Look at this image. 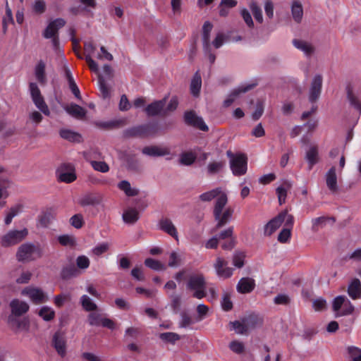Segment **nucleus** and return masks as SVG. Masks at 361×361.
<instances>
[{"label": "nucleus", "mask_w": 361, "mask_h": 361, "mask_svg": "<svg viewBox=\"0 0 361 361\" xmlns=\"http://www.w3.org/2000/svg\"><path fill=\"white\" fill-rule=\"evenodd\" d=\"M215 197L216 200L214 206L213 216L216 222L215 229H219L231 221L234 210L231 207L224 209L228 198L226 194L223 192L220 188L204 192V201H210Z\"/></svg>", "instance_id": "f257e3e1"}, {"label": "nucleus", "mask_w": 361, "mask_h": 361, "mask_svg": "<svg viewBox=\"0 0 361 361\" xmlns=\"http://www.w3.org/2000/svg\"><path fill=\"white\" fill-rule=\"evenodd\" d=\"M229 159L230 168L235 176H241L246 173L247 169V157L243 153H233L231 150L226 152Z\"/></svg>", "instance_id": "f03ea898"}, {"label": "nucleus", "mask_w": 361, "mask_h": 361, "mask_svg": "<svg viewBox=\"0 0 361 361\" xmlns=\"http://www.w3.org/2000/svg\"><path fill=\"white\" fill-rule=\"evenodd\" d=\"M27 228L22 230H10L0 238V245L3 247L14 246L23 241L27 235Z\"/></svg>", "instance_id": "7ed1b4c3"}, {"label": "nucleus", "mask_w": 361, "mask_h": 361, "mask_svg": "<svg viewBox=\"0 0 361 361\" xmlns=\"http://www.w3.org/2000/svg\"><path fill=\"white\" fill-rule=\"evenodd\" d=\"M40 257L39 249L32 243L21 245L16 252V258L19 262L30 261Z\"/></svg>", "instance_id": "20e7f679"}, {"label": "nucleus", "mask_w": 361, "mask_h": 361, "mask_svg": "<svg viewBox=\"0 0 361 361\" xmlns=\"http://www.w3.org/2000/svg\"><path fill=\"white\" fill-rule=\"evenodd\" d=\"M30 92L32 97V100L35 104V106L44 115L49 116L50 111L43 97L41 94V92L35 82H30L29 85Z\"/></svg>", "instance_id": "39448f33"}, {"label": "nucleus", "mask_w": 361, "mask_h": 361, "mask_svg": "<svg viewBox=\"0 0 361 361\" xmlns=\"http://www.w3.org/2000/svg\"><path fill=\"white\" fill-rule=\"evenodd\" d=\"M21 294L27 297L32 302L37 305L44 303L49 300L47 294L42 289L35 286H27L23 288Z\"/></svg>", "instance_id": "423d86ee"}, {"label": "nucleus", "mask_w": 361, "mask_h": 361, "mask_svg": "<svg viewBox=\"0 0 361 361\" xmlns=\"http://www.w3.org/2000/svg\"><path fill=\"white\" fill-rule=\"evenodd\" d=\"M290 214L287 210H283L280 212L276 216L271 219L264 226V235L266 236L271 235L281 226L286 221L288 216Z\"/></svg>", "instance_id": "0eeeda50"}, {"label": "nucleus", "mask_w": 361, "mask_h": 361, "mask_svg": "<svg viewBox=\"0 0 361 361\" xmlns=\"http://www.w3.org/2000/svg\"><path fill=\"white\" fill-rule=\"evenodd\" d=\"M187 288L194 298H203V279L201 276H192L188 282Z\"/></svg>", "instance_id": "6e6552de"}, {"label": "nucleus", "mask_w": 361, "mask_h": 361, "mask_svg": "<svg viewBox=\"0 0 361 361\" xmlns=\"http://www.w3.org/2000/svg\"><path fill=\"white\" fill-rule=\"evenodd\" d=\"M59 180L66 183L73 182L77 176L74 167L71 164H63L56 171Z\"/></svg>", "instance_id": "1a4fd4ad"}, {"label": "nucleus", "mask_w": 361, "mask_h": 361, "mask_svg": "<svg viewBox=\"0 0 361 361\" xmlns=\"http://www.w3.org/2000/svg\"><path fill=\"white\" fill-rule=\"evenodd\" d=\"M322 76L319 74L313 78L309 90V101L311 103H315L319 99L322 92Z\"/></svg>", "instance_id": "9d476101"}, {"label": "nucleus", "mask_w": 361, "mask_h": 361, "mask_svg": "<svg viewBox=\"0 0 361 361\" xmlns=\"http://www.w3.org/2000/svg\"><path fill=\"white\" fill-rule=\"evenodd\" d=\"M214 267L220 278L228 279L233 275V269L227 267V262L221 257L216 258Z\"/></svg>", "instance_id": "9b49d317"}, {"label": "nucleus", "mask_w": 361, "mask_h": 361, "mask_svg": "<svg viewBox=\"0 0 361 361\" xmlns=\"http://www.w3.org/2000/svg\"><path fill=\"white\" fill-rule=\"evenodd\" d=\"M52 345L60 356L64 357L66 355V340L63 333L57 331L54 334Z\"/></svg>", "instance_id": "f8f14e48"}, {"label": "nucleus", "mask_w": 361, "mask_h": 361, "mask_svg": "<svg viewBox=\"0 0 361 361\" xmlns=\"http://www.w3.org/2000/svg\"><path fill=\"white\" fill-rule=\"evenodd\" d=\"M158 228L161 231L173 237L176 240H178L177 228L171 219L168 218L161 219L158 223Z\"/></svg>", "instance_id": "ddd939ff"}, {"label": "nucleus", "mask_w": 361, "mask_h": 361, "mask_svg": "<svg viewBox=\"0 0 361 361\" xmlns=\"http://www.w3.org/2000/svg\"><path fill=\"white\" fill-rule=\"evenodd\" d=\"M66 24V21L63 18H56L49 23L43 36L47 39H50L56 35L58 30L63 27Z\"/></svg>", "instance_id": "4468645a"}, {"label": "nucleus", "mask_w": 361, "mask_h": 361, "mask_svg": "<svg viewBox=\"0 0 361 361\" xmlns=\"http://www.w3.org/2000/svg\"><path fill=\"white\" fill-rule=\"evenodd\" d=\"M294 224V217L292 214L288 216L284 222L285 228H283L278 235V240L281 243H287L291 236V230Z\"/></svg>", "instance_id": "2eb2a0df"}, {"label": "nucleus", "mask_w": 361, "mask_h": 361, "mask_svg": "<svg viewBox=\"0 0 361 361\" xmlns=\"http://www.w3.org/2000/svg\"><path fill=\"white\" fill-rule=\"evenodd\" d=\"M325 180L328 189L331 193H336L338 190L337 183L336 170L335 166H332L325 174Z\"/></svg>", "instance_id": "dca6fc26"}, {"label": "nucleus", "mask_w": 361, "mask_h": 361, "mask_svg": "<svg viewBox=\"0 0 361 361\" xmlns=\"http://www.w3.org/2000/svg\"><path fill=\"white\" fill-rule=\"evenodd\" d=\"M85 52L86 53L85 60L92 71L98 73L99 67L97 63L92 59V55L94 53L95 47L91 42H86L84 44Z\"/></svg>", "instance_id": "f3484780"}, {"label": "nucleus", "mask_w": 361, "mask_h": 361, "mask_svg": "<svg viewBox=\"0 0 361 361\" xmlns=\"http://www.w3.org/2000/svg\"><path fill=\"white\" fill-rule=\"evenodd\" d=\"M255 281L250 277L240 279L236 286L237 291L242 294L251 293L255 288Z\"/></svg>", "instance_id": "a211bd4d"}, {"label": "nucleus", "mask_w": 361, "mask_h": 361, "mask_svg": "<svg viewBox=\"0 0 361 361\" xmlns=\"http://www.w3.org/2000/svg\"><path fill=\"white\" fill-rule=\"evenodd\" d=\"M255 85H256V84L241 85V86L238 87V88L233 90L229 94L228 97L224 100V106L225 107H228L229 106H231L232 104V103L234 102L235 99L240 94L247 92V91L254 88Z\"/></svg>", "instance_id": "6ab92c4d"}, {"label": "nucleus", "mask_w": 361, "mask_h": 361, "mask_svg": "<svg viewBox=\"0 0 361 361\" xmlns=\"http://www.w3.org/2000/svg\"><path fill=\"white\" fill-rule=\"evenodd\" d=\"M10 307L12 314L15 316H21L29 310V305L18 299H14L10 302Z\"/></svg>", "instance_id": "aec40b11"}, {"label": "nucleus", "mask_w": 361, "mask_h": 361, "mask_svg": "<svg viewBox=\"0 0 361 361\" xmlns=\"http://www.w3.org/2000/svg\"><path fill=\"white\" fill-rule=\"evenodd\" d=\"M142 152L150 157H162L170 154V150L167 147L155 145L145 147Z\"/></svg>", "instance_id": "412c9836"}, {"label": "nucleus", "mask_w": 361, "mask_h": 361, "mask_svg": "<svg viewBox=\"0 0 361 361\" xmlns=\"http://www.w3.org/2000/svg\"><path fill=\"white\" fill-rule=\"evenodd\" d=\"M166 104V98L156 101L148 105L145 111L148 116H156L163 113L164 114V106Z\"/></svg>", "instance_id": "4be33fe9"}, {"label": "nucleus", "mask_w": 361, "mask_h": 361, "mask_svg": "<svg viewBox=\"0 0 361 361\" xmlns=\"http://www.w3.org/2000/svg\"><path fill=\"white\" fill-rule=\"evenodd\" d=\"M140 218L139 212L135 207H128L125 209L122 214V219L125 224H134Z\"/></svg>", "instance_id": "5701e85b"}, {"label": "nucleus", "mask_w": 361, "mask_h": 361, "mask_svg": "<svg viewBox=\"0 0 361 361\" xmlns=\"http://www.w3.org/2000/svg\"><path fill=\"white\" fill-rule=\"evenodd\" d=\"M64 109L69 115L78 119L84 118L87 114V111L84 108L73 103L64 106Z\"/></svg>", "instance_id": "b1692460"}, {"label": "nucleus", "mask_w": 361, "mask_h": 361, "mask_svg": "<svg viewBox=\"0 0 361 361\" xmlns=\"http://www.w3.org/2000/svg\"><path fill=\"white\" fill-rule=\"evenodd\" d=\"M202 87V76L200 71H197L192 77L190 85L191 94L195 97H199Z\"/></svg>", "instance_id": "393cba45"}, {"label": "nucleus", "mask_w": 361, "mask_h": 361, "mask_svg": "<svg viewBox=\"0 0 361 361\" xmlns=\"http://www.w3.org/2000/svg\"><path fill=\"white\" fill-rule=\"evenodd\" d=\"M347 99L350 102V104L356 110L360 111L361 114V103L358 99V97L354 93L353 88L351 85H348L345 87Z\"/></svg>", "instance_id": "a878e982"}, {"label": "nucleus", "mask_w": 361, "mask_h": 361, "mask_svg": "<svg viewBox=\"0 0 361 361\" xmlns=\"http://www.w3.org/2000/svg\"><path fill=\"white\" fill-rule=\"evenodd\" d=\"M184 119L188 124L203 130V121L201 118L196 116L194 111H186L184 114Z\"/></svg>", "instance_id": "bb28decb"}, {"label": "nucleus", "mask_w": 361, "mask_h": 361, "mask_svg": "<svg viewBox=\"0 0 361 361\" xmlns=\"http://www.w3.org/2000/svg\"><path fill=\"white\" fill-rule=\"evenodd\" d=\"M293 44L297 49L303 51L307 56H311L314 51V48L312 44L306 41L295 39L293 40Z\"/></svg>", "instance_id": "cd10ccee"}, {"label": "nucleus", "mask_w": 361, "mask_h": 361, "mask_svg": "<svg viewBox=\"0 0 361 361\" xmlns=\"http://www.w3.org/2000/svg\"><path fill=\"white\" fill-rule=\"evenodd\" d=\"M305 159L308 162V169L311 170L314 164L319 161L318 148L317 146H312L306 152Z\"/></svg>", "instance_id": "c85d7f7f"}, {"label": "nucleus", "mask_w": 361, "mask_h": 361, "mask_svg": "<svg viewBox=\"0 0 361 361\" xmlns=\"http://www.w3.org/2000/svg\"><path fill=\"white\" fill-rule=\"evenodd\" d=\"M348 293L349 296L353 299H357L361 294V283L359 279H355L352 281L348 288Z\"/></svg>", "instance_id": "c756f323"}, {"label": "nucleus", "mask_w": 361, "mask_h": 361, "mask_svg": "<svg viewBox=\"0 0 361 361\" xmlns=\"http://www.w3.org/2000/svg\"><path fill=\"white\" fill-rule=\"evenodd\" d=\"M292 187V184L290 181L286 180L282 185L278 187L276 190L279 204L281 205L286 202L287 196V191Z\"/></svg>", "instance_id": "7c9ffc66"}, {"label": "nucleus", "mask_w": 361, "mask_h": 361, "mask_svg": "<svg viewBox=\"0 0 361 361\" xmlns=\"http://www.w3.org/2000/svg\"><path fill=\"white\" fill-rule=\"evenodd\" d=\"M55 219V214L52 209H48L43 212L39 217V224L46 228L50 225Z\"/></svg>", "instance_id": "2f4dec72"}, {"label": "nucleus", "mask_w": 361, "mask_h": 361, "mask_svg": "<svg viewBox=\"0 0 361 361\" xmlns=\"http://www.w3.org/2000/svg\"><path fill=\"white\" fill-rule=\"evenodd\" d=\"M38 315L45 322H50L55 317L54 310L49 306H42L37 312Z\"/></svg>", "instance_id": "473e14b6"}, {"label": "nucleus", "mask_w": 361, "mask_h": 361, "mask_svg": "<svg viewBox=\"0 0 361 361\" xmlns=\"http://www.w3.org/2000/svg\"><path fill=\"white\" fill-rule=\"evenodd\" d=\"M118 188L129 197L136 196L139 193V190L135 188L131 187L130 183L127 180H122L119 182Z\"/></svg>", "instance_id": "72a5a7b5"}, {"label": "nucleus", "mask_w": 361, "mask_h": 361, "mask_svg": "<svg viewBox=\"0 0 361 361\" xmlns=\"http://www.w3.org/2000/svg\"><path fill=\"white\" fill-rule=\"evenodd\" d=\"M247 331L253 329L262 324V320L257 315L250 314L243 318Z\"/></svg>", "instance_id": "f704fd0d"}, {"label": "nucleus", "mask_w": 361, "mask_h": 361, "mask_svg": "<svg viewBox=\"0 0 361 361\" xmlns=\"http://www.w3.org/2000/svg\"><path fill=\"white\" fill-rule=\"evenodd\" d=\"M35 75L36 79L42 84L46 82V75H45V63L44 61H40L37 63L35 68Z\"/></svg>", "instance_id": "c9c22d12"}, {"label": "nucleus", "mask_w": 361, "mask_h": 361, "mask_svg": "<svg viewBox=\"0 0 361 361\" xmlns=\"http://www.w3.org/2000/svg\"><path fill=\"white\" fill-rule=\"evenodd\" d=\"M291 12L294 20L298 23H300L303 16L302 4L298 1H294L291 6Z\"/></svg>", "instance_id": "e433bc0d"}, {"label": "nucleus", "mask_w": 361, "mask_h": 361, "mask_svg": "<svg viewBox=\"0 0 361 361\" xmlns=\"http://www.w3.org/2000/svg\"><path fill=\"white\" fill-rule=\"evenodd\" d=\"M197 154L192 151L184 152L180 155L179 162L180 164L189 166L194 163Z\"/></svg>", "instance_id": "4c0bfd02"}, {"label": "nucleus", "mask_w": 361, "mask_h": 361, "mask_svg": "<svg viewBox=\"0 0 361 361\" xmlns=\"http://www.w3.org/2000/svg\"><path fill=\"white\" fill-rule=\"evenodd\" d=\"M80 303L82 308L87 312H93L97 309V305L87 295L81 296Z\"/></svg>", "instance_id": "58836bf2"}, {"label": "nucleus", "mask_w": 361, "mask_h": 361, "mask_svg": "<svg viewBox=\"0 0 361 361\" xmlns=\"http://www.w3.org/2000/svg\"><path fill=\"white\" fill-rule=\"evenodd\" d=\"M225 166V162L223 161H212L208 164L207 170L209 175L219 173Z\"/></svg>", "instance_id": "ea45409f"}, {"label": "nucleus", "mask_w": 361, "mask_h": 361, "mask_svg": "<svg viewBox=\"0 0 361 361\" xmlns=\"http://www.w3.org/2000/svg\"><path fill=\"white\" fill-rule=\"evenodd\" d=\"M66 76L67 78V80L68 81L69 87L73 92V94L75 96L77 99H80V90L78 87L77 85L75 84L73 78L72 76V74L71 71L68 69H66Z\"/></svg>", "instance_id": "a19ab883"}, {"label": "nucleus", "mask_w": 361, "mask_h": 361, "mask_svg": "<svg viewBox=\"0 0 361 361\" xmlns=\"http://www.w3.org/2000/svg\"><path fill=\"white\" fill-rule=\"evenodd\" d=\"M104 318L102 314L93 311L88 315L87 320L90 326H99L102 325Z\"/></svg>", "instance_id": "79ce46f5"}, {"label": "nucleus", "mask_w": 361, "mask_h": 361, "mask_svg": "<svg viewBox=\"0 0 361 361\" xmlns=\"http://www.w3.org/2000/svg\"><path fill=\"white\" fill-rule=\"evenodd\" d=\"M2 171V169H0V173ZM10 185V182L7 178L0 175V200L6 199L8 197V192L7 188Z\"/></svg>", "instance_id": "37998d69"}, {"label": "nucleus", "mask_w": 361, "mask_h": 361, "mask_svg": "<svg viewBox=\"0 0 361 361\" xmlns=\"http://www.w3.org/2000/svg\"><path fill=\"white\" fill-rule=\"evenodd\" d=\"M60 135L62 138L71 142H79L81 139V137L78 133L68 129L61 130Z\"/></svg>", "instance_id": "c03bdc74"}, {"label": "nucleus", "mask_w": 361, "mask_h": 361, "mask_svg": "<svg viewBox=\"0 0 361 361\" xmlns=\"http://www.w3.org/2000/svg\"><path fill=\"white\" fill-rule=\"evenodd\" d=\"M249 7L255 18V20L262 23L263 21L262 13L261 8L258 6L255 0H252L249 4Z\"/></svg>", "instance_id": "a18cd8bd"}, {"label": "nucleus", "mask_w": 361, "mask_h": 361, "mask_svg": "<svg viewBox=\"0 0 361 361\" xmlns=\"http://www.w3.org/2000/svg\"><path fill=\"white\" fill-rule=\"evenodd\" d=\"M100 200L101 199L99 197L92 195H87L80 200L79 204L82 207L94 205L99 204Z\"/></svg>", "instance_id": "49530a36"}, {"label": "nucleus", "mask_w": 361, "mask_h": 361, "mask_svg": "<svg viewBox=\"0 0 361 361\" xmlns=\"http://www.w3.org/2000/svg\"><path fill=\"white\" fill-rule=\"evenodd\" d=\"M21 212V206L16 205L9 209V210L6 212L4 223L6 226L9 225L13 219L17 216Z\"/></svg>", "instance_id": "de8ad7c7"}, {"label": "nucleus", "mask_w": 361, "mask_h": 361, "mask_svg": "<svg viewBox=\"0 0 361 361\" xmlns=\"http://www.w3.org/2000/svg\"><path fill=\"white\" fill-rule=\"evenodd\" d=\"M245 252L241 251H235L233 255V264L236 268H242L245 264Z\"/></svg>", "instance_id": "09e8293b"}, {"label": "nucleus", "mask_w": 361, "mask_h": 361, "mask_svg": "<svg viewBox=\"0 0 361 361\" xmlns=\"http://www.w3.org/2000/svg\"><path fill=\"white\" fill-rule=\"evenodd\" d=\"M182 257V254L178 252L173 251L172 252H171L168 263L169 267H176L179 266L181 264L183 259Z\"/></svg>", "instance_id": "8fccbe9b"}, {"label": "nucleus", "mask_w": 361, "mask_h": 361, "mask_svg": "<svg viewBox=\"0 0 361 361\" xmlns=\"http://www.w3.org/2000/svg\"><path fill=\"white\" fill-rule=\"evenodd\" d=\"M329 219H330L329 217L326 216H320L313 219L312 220V230L314 232L318 231L320 228H324L326 225V223Z\"/></svg>", "instance_id": "3c124183"}, {"label": "nucleus", "mask_w": 361, "mask_h": 361, "mask_svg": "<svg viewBox=\"0 0 361 361\" xmlns=\"http://www.w3.org/2000/svg\"><path fill=\"white\" fill-rule=\"evenodd\" d=\"M229 325L231 326V329L234 330L236 334H243L247 332V329L246 328L243 319H242V322H231L229 323Z\"/></svg>", "instance_id": "603ef678"}, {"label": "nucleus", "mask_w": 361, "mask_h": 361, "mask_svg": "<svg viewBox=\"0 0 361 361\" xmlns=\"http://www.w3.org/2000/svg\"><path fill=\"white\" fill-rule=\"evenodd\" d=\"M145 264L155 271H159V270H165L166 266L162 264L161 262L152 259V258H147L145 260Z\"/></svg>", "instance_id": "864d4df0"}, {"label": "nucleus", "mask_w": 361, "mask_h": 361, "mask_svg": "<svg viewBox=\"0 0 361 361\" xmlns=\"http://www.w3.org/2000/svg\"><path fill=\"white\" fill-rule=\"evenodd\" d=\"M46 8V2L44 0H35L32 5L33 12L38 15L44 13Z\"/></svg>", "instance_id": "5fc2aeb1"}, {"label": "nucleus", "mask_w": 361, "mask_h": 361, "mask_svg": "<svg viewBox=\"0 0 361 361\" xmlns=\"http://www.w3.org/2000/svg\"><path fill=\"white\" fill-rule=\"evenodd\" d=\"M92 167L97 171L106 173L109 171V165L104 161H91Z\"/></svg>", "instance_id": "6e6d98bb"}, {"label": "nucleus", "mask_w": 361, "mask_h": 361, "mask_svg": "<svg viewBox=\"0 0 361 361\" xmlns=\"http://www.w3.org/2000/svg\"><path fill=\"white\" fill-rule=\"evenodd\" d=\"M70 224L75 228H80L84 225L83 216L80 214H77L71 217Z\"/></svg>", "instance_id": "4d7b16f0"}, {"label": "nucleus", "mask_w": 361, "mask_h": 361, "mask_svg": "<svg viewBox=\"0 0 361 361\" xmlns=\"http://www.w3.org/2000/svg\"><path fill=\"white\" fill-rule=\"evenodd\" d=\"M229 348L231 350L236 354H242L245 350L243 343L236 340L230 343Z\"/></svg>", "instance_id": "13d9d810"}, {"label": "nucleus", "mask_w": 361, "mask_h": 361, "mask_svg": "<svg viewBox=\"0 0 361 361\" xmlns=\"http://www.w3.org/2000/svg\"><path fill=\"white\" fill-rule=\"evenodd\" d=\"M90 264L89 258L85 255L78 256L76 259V265L80 269H87Z\"/></svg>", "instance_id": "bf43d9fd"}, {"label": "nucleus", "mask_w": 361, "mask_h": 361, "mask_svg": "<svg viewBox=\"0 0 361 361\" xmlns=\"http://www.w3.org/2000/svg\"><path fill=\"white\" fill-rule=\"evenodd\" d=\"M58 240L62 245L65 246H73L75 245V238L68 235H62L59 236Z\"/></svg>", "instance_id": "052dcab7"}, {"label": "nucleus", "mask_w": 361, "mask_h": 361, "mask_svg": "<svg viewBox=\"0 0 361 361\" xmlns=\"http://www.w3.org/2000/svg\"><path fill=\"white\" fill-rule=\"evenodd\" d=\"M276 305H287L290 302V298L287 294H279L274 298Z\"/></svg>", "instance_id": "680f3d73"}, {"label": "nucleus", "mask_w": 361, "mask_h": 361, "mask_svg": "<svg viewBox=\"0 0 361 361\" xmlns=\"http://www.w3.org/2000/svg\"><path fill=\"white\" fill-rule=\"evenodd\" d=\"M345 296L339 295L336 297L333 301V310L335 312H338L341 308V307L345 304Z\"/></svg>", "instance_id": "e2e57ef3"}, {"label": "nucleus", "mask_w": 361, "mask_h": 361, "mask_svg": "<svg viewBox=\"0 0 361 361\" xmlns=\"http://www.w3.org/2000/svg\"><path fill=\"white\" fill-rule=\"evenodd\" d=\"M233 226H229L226 229L221 231L217 236L219 240H224L228 238L229 240L231 238H234L233 237Z\"/></svg>", "instance_id": "0e129e2a"}, {"label": "nucleus", "mask_w": 361, "mask_h": 361, "mask_svg": "<svg viewBox=\"0 0 361 361\" xmlns=\"http://www.w3.org/2000/svg\"><path fill=\"white\" fill-rule=\"evenodd\" d=\"M70 299V295L66 294H60L54 297V303L58 307H61L63 304Z\"/></svg>", "instance_id": "69168bd1"}, {"label": "nucleus", "mask_w": 361, "mask_h": 361, "mask_svg": "<svg viewBox=\"0 0 361 361\" xmlns=\"http://www.w3.org/2000/svg\"><path fill=\"white\" fill-rule=\"evenodd\" d=\"M312 306L315 311H322L326 308V302L323 298H317L313 301Z\"/></svg>", "instance_id": "338daca9"}, {"label": "nucleus", "mask_w": 361, "mask_h": 361, "mask_svg": "<svg viewBox=\"0 0 361 361\" xmlns=\"http://www.w3.org/2000/svg\"><path fill=\"white\" fill-rule=\"evenodd\" d=\"M81 357L85 361H103L99 355L92 353L85 352Z\"/></svg>", "instance_id": "774afa93"}]
</instances>
